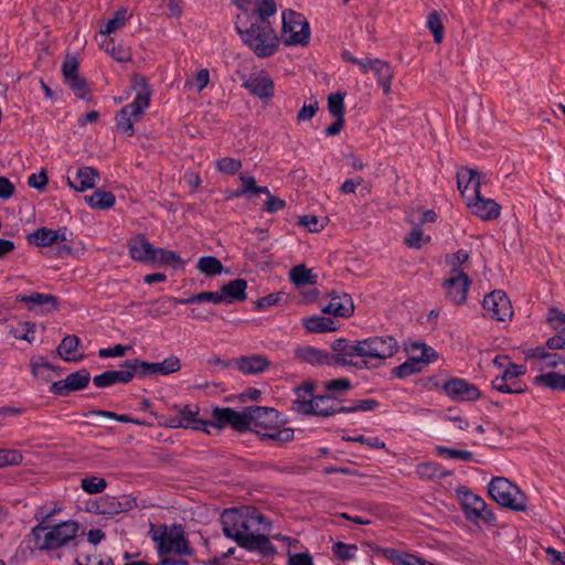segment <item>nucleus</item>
<instances>
[{
    "label": "nucleus",
    "instance_id": "obj_1",
    "mask_svg": "<svg viewBox=\"0 0 565 565\" xmlns=\"http://www.w3.org/2000/svg\"><path fill=\"white\" fill-rule=\"evenodd\" d=\"M223 533L241 547L273 555L276 550L268 539L270 522L255 508L242 507L225 510L221 515Z\"/></svg>",
    "mask_w": 565,
    "mask_h": 565
},
{
    "label": "nucleus",
    "instance_id": "obj_2",
    "mask_svg": "<svg viewBox=\"0 0 565 565\" xmlns=\"http://www.w3.org/2000/svg\"><path fill=\"white\" fill-rule=\"evenodd\" d=\"M236 30L243 42L258 56H271L279 46V38L268 19L256 20L247 25L243 15H237Z\"/></svg>",
    "mask_w": 565,
    "mask_h": 565
},
{
    "label": "nucleus",
    "instance_id": "obj_3",
    "mask_svg": "<svg viewBox=\"0 0 565 565\" xmlns=\"http://www.w3.org/2000/svg\"><path fill=\"white\" fill-rule=\"evenodd\" d=\"M246 430H253L263 437L273 439L279 444L294 438V429L281 427L279 414L271 407L246 408Z\"/></svg>",
    "mask_w": 565,
    "mask_h": 565
},
{
    "label": "nucleus",
    "instance_id": "obj_4",
    "mask_svg": "<svg viewBox=\"0 0 565 565\" xmlns=\"http://www.w3.org/2000/svg\"><path fill=\"white\" fill-rule=\"evenodd\" d=\"M132 88L136 90L135 100L122 107L116 116V127L118 131L126 136L134 135V125L140 120L145 110L148 109L152 93L147 79L142 76L134 77Z\"/></svg>",
    "mask_w": 565,
    "mask_h": 565
},
{
    "label": "nucleus",
    "instance_id": "obj_5",
    "mask_svg": "<svg viewBox=\"0 0 565 565\" xmlns=\"http://www.w3.org/2000/svg\"><path fill=\"white\" fill-rule=\"evenodd\" d=\"M313 385L306 383L297 388V398L292 402V409L302 415L330 416L344 412L340 402L329 395L312 396Z\"/></svg>",
    "mask_w": 565,
    "mask_h": 565
},
{
    "label": "nucleus",
    "instance_id": "obj_6",
    "mask_svg": "<svg viewBox=\"0 0 565 565\" xmlns=\"http://www.w3.org/2000/svg\"><path fill=\"white\" fill-rule=\"evenodd\" d=\"M159 424L168 428L202 430L210 434L209 422L200 417L196 405H173L168 415H160Z\"/></svg>",
    "mask_w": 565,
    "mask_h": 565
},
{
    "label": "nucleus",
    "instance_id": "obj_7",
    "mask_svg": "<svg viewBox=\"0 0 565 565\" xmlns=\"http://www.w3.org/2000/svg\"><path fill=\"white\" fill-rule=\"evenodd\" d=\"M489 495L501 507L513 511H524L526 495L520 488L504 477H493L488 484Z\"/></svg>",
    "mask_w": 565,
    "mask_h": 565
},
{
    "label": "nucleus",
    "instance_id": "obj_8",
    "mask_svg": "<svg viewBox=\"0 0 565 565\" xmlns=\"http://www.w3.org/2000/svg\"><path fill=\"white\" fill-rule=\"evenodd\" d=\"M281 41L285 45H307L310 40V26L307 19L294 10L281 13Z\"/></svg>",
    "mask_w": 565,
    "mask_h": 565
},
{
    "label": "nucleus",
    "instance_id": "obj_9",
    "mask_svg": "<svg viewBox=\"0 0 565 565\" xmlns=\"http://www.w3.org/2000/svg\"><path fill=\"white\" fill-rule=\"evenodd\" d=\"M150 534L157 545L160 561H162V557H177L190 554L188 543L180 531L160 526L151 529Z\"/></svg>",
    "mask_w": 565,
    "mask_h": 565
},
{
    "label": "nucleus",
    "instance_id": "obj_10",
    "mask_svg": "<svg viewBox=\"0 0 565 565\" xmlns=\"http://www.w3.org/2000/svg\"><path fill=\"white\" fill-rule=\"evenodd\" d=\"M39 529L43 531V535L42 537L38 536V541H40L38 545L41 550L50 551L61 548L72 542L78 533L79 524L74 520H67L53 526L38 525Z\"/></svg>",
    "mask_w": 565,
    "mask_h": 565
},
{
    "label": "nucleus",
    "instance_id": "obj_11",
    "mask_svg": "<svg viewBox=\"0 0 565 565\" xmlns=\"http://www.w3.org/2000/svg\"><path fill=\"white\" fill-rule=\"evenodd\" d=\"M457 495L467 520L475 523L483 522L489 525L495 524L497 519L493 511L480 495L475 494L466 487L458 488Z\"/></svg>",
    "mask_w": 565,
    "mask_h": 565
},
{
    "label": "nucleus",
    "instance_id": "obj_12",
    "mask_svg": "<svg viewBox=\"0 0 565 565\" xmlns=\"http://www.w3.org/2000/svg\"><path fill=\"white\" fill-rule=\"evenodd\" d=\"M128 246L130 256L138 262L170 264L178 259L175 253L153 247L142 235L131 238Z\"/></svg>",
    "mask_w": 565,
    "mask_h": 565
},
{
    "label": "nucleus",
    "instance_id": "obj_13",
    "mask_svg": "<svg viewBox=\"0 0 565 565\" xmlns=\"http://www.w3.org/2000/svg\"><path fill=\"white\" fill-rule=\"evenodd\" d=\"M398 350V343L391 335L371 337L359 341L358 355L365 360H386Z\"/></svg>",
    "mask_w": 565,
    "mask_h": 565
},
{
    "label": "nucleus",
    "instance_id": "obj_14",
    "mask_svg": "<svg viewBox=\"0 0 565 565\" xmlns=\"http://www.w3.org/2000/svg\"><path fill=\"white\" fill-rule=\"evenodd\" d=\"M525 372V365L511 363L500 376L492 380V387L503 394H522L526 385L519 377Z\"/></svg>",
    "mask_w": 565,
    "mask_h": 565
},
{
    "label": "nucleus",
    "instance_id": "obj_15",
    "mask_svg": "<svg viewBox=\"0 0 565 565\" xmlns=\"http://www.w3.org/2000/svg\"><path fill=\"white\" fill-rule=\"evenodd\" d=\"M482 306L487 313L498 321L504 322L513 316L511 301L502 290H494L487 295Z\"/></svg>",
    "mask_w": 565,
    "mask_h": 565
},
{
    "label": "nucleus",
    "instance_id": "obj_16",
    "mask_svg": "<svg viewBox=\"0 0 565 565\" xmlns=\"http://www.w3.org/2000/svg\"><path fill=\"white\" fill-rule=\"evenodd\" d=\"M90 382V373L86 369H81L70 373L65 379L53 382L50 391L58 396H67L72 392L84 390Z\"/></svg>",
    "mask_w": 565,
    "mask_h": 565
},
{
    "label": "nucleus",
    "instance_id": "obj_17",
    "mask_svg": "<svg viewBox=\"0 0 565 565\" xmlns=\"http://www.w3.org/2000/svg\"><path fill=\"white\" fill-rule=\"evenodd\" d=\"M445 393L454 401L475 402L481 397L480 390L463 379H451L444 384Z\"/></svg>",
    "mask_w": 565,
    "mask_h": 565
},
{
    "label": "nucleus",
    "instance_id": "obj_18",
    "mask_svg": "<svg viewBox=\"0 0 565 565\" xmlns=\"http://www.w3.org/2000/svg\"><path fill=\"white\" fill-rule=\"evenodd\" d=\"M443 286L449 301L455 305H462L467 300L471 280L467 274H449Z\"/></svg>",
    "mask_w": 565,
    "mask_h": 565
},
{
    "label": "nucleus",
    "instance_id": "obj_19",
    "mask_svg": "<svg viewBox=\"0 0 565 565\" xmlns=\"http://www.w3.org/2000/svg\"><path fill=\"white\" fill-rule=\"evenodd\" d=\"M212 423L209 422V427L221 429L231 426L236 430H246V409L241 413L228 407H215L212 412Z\"/></svg>",
    "mask_w": 565,
    "mask_h": 565
},
{
    "label": "nucleus",
    "instance_id": "obj_20",
    "mask_svg": "<svg viewBox=\"0 0 565 565\" xmlns=\"http://www.w3.org/2000/svg\"><path fill=\"white\" fill-rule=\"evenodd\" d=\"M235 7L244 15L243 19L257 15L256 20L268 19L277 11L274 0H233Z\"/></svg>",
    "mask_w": 565,
    "mask_h": 565
},
{
    "label": "nucleus",
    "instance_id": "obj_21",
    "mask_svg": "<svg viewBox=\"0 0 565 565\" xmlns=\"http://www.w3.org/2000/svg\"><path fill=\"white\" fill-rule=\"evenodd\" d=\"M467 207L481 220H494L500 215V205L492 199L484 198L480 191L466 200Z\"/></svg>",
    "mask_w": 565,
    "mask_h": 565
},
{
    "label": "nucleus",
    "instance_id": "obj_22",
    "mask_svg": "<svg viewBox=\"0 0 565 565\" xmlns=\"http://www.w3.org/2000/svg\"><path fill=\"white\" fill-rule=\"evenodd\" d=\"M359 341L349 342L345 339H338L332 342L331 365H353V358L358 355Z\"/></svg>",
    "mask_w": 565,
    "mask_h": 565
},
{
    "label": "nucleus",
    "instance_id": "obj_23",
    "mask_svg": "<svg viewBox=\"0 0 565 565\" xmlns=\"http://www.w3.org/2000/svg\"><path fill=\"white\" fill-rule=\"evenodd\" d=\"M57 354L65 362H81L85 358L79 338L73 334L63 338Z\"/></svg>",
    "mask_w": 565,
    "mask_h": 565
},
{
    "label": "nucleus",
    "instance_id": "obj_24",
    "mask_svg": "<svg viewBox=\"0 0 565 565\" xmlns=\"http://www.w3.org/2000/svg\"><path fill=\"white\" fill-rule=\"evenodd\" d=\"M66 241V228L49 230L46 227L38 228V246H50L57 244L58 254H70L71 248L64 243Z\"/></svg>",
    "mask_w": 565,
    "mask_h": 565
},
{
    "label": "nucleus",
    "instance_id": "obj_25",
    "mask_svg": "<svg viewBox=\"0 0 565 565\" xmlns=\"http://www.w3.org/2000/svg\"><path fill=\"white\" fill-rule=\"evenodd\" d=\"M377 552L393 565H434L427 559L395 548L381 547Z\"/></svg>",
    "mask_w": 565,
    "mask_h": 565
},
{
    "label": "nucleus",
    "instance_id": "obj_26",
    "mask_svg": "<svg viewBox=\"0 0 565 565\" xmlns=\"http://www.w3.org/2000/svg\"><path fill=\"white\" fill-rule=\"evenodd\" d=\"M244 87L259 98H270L274 94V82L264 73L249 76L244 82Z\"/></svg>",
    "mask_w": 565,
    "mask_h": 565
},
{
    "label": "nucleus",
    "instance_id": "obj_27",
    "mask_svg": "<svg viewBox=\"0 0 565 565\" xmlns=\"http://www.w3.org/2000/svg\"><path fill=\"white\" fill-rule=\"evenodd\" d=\"M98 178L99 173L96 169L82 167L76 171L74 178L68 177V184L74 190L84 192L95 188Z\"/></svg>",
    "mask_w": 565,
    "mask_h": 565
},
{
    "label": "nucleus",
    "instance_id": "obj_28",
    "mask_svg": "<svg viewBox=\"0 0 565 565\" xmlns=\"http://www.w3.org/2000/svg\"><path fill=\"white\" fill-rule=\"evenodd\" d=\"M457 184L466 201L480 191V175L472 169H461L457 173Z\"/></svg>",
    "mask_w": 565,
    "mask_h": 565
},
{
    "label": "nucleus",
    "instance_id": "obj_29",
    "mask_svg": "<svg viewBox=\"0 0 565 565\" xmlns=\"http://www.w3.org/2000/svg\"><path fill=\"white\" fill-rule=\"evenodd\" d=\"M322 311L337 317H350L354 311L353 300L348 294L332 296Z\"/></svg>",
    "mask_w": 565,
    "mask_h": 565
},
{
    "label": "nucleus",
    "instance_id": "obj_30",
    "mask_svg": "<svg viewBox=\"0 0 565 565\" xmlns=\"http://www.w3.org/2000/svg\"><path fill=\"white\" fill-rule=\"evenodd\" d=\"M295 355L301 362L312 365H331V354L315 347H299L296 349Z\"/></svg>",
    "mask_w": 565,
    "mask_h": 565
},
{
    "label": "nucleus",
    "instance_id": "obj_31",
    "mask_svg": "<svg viewBox=\"0 0 565 565\" xmlns=\"http://www.w3.org/2000/svg\"><path fill=\"white\" fill-rule=\"evenodd\" d=\"M247 282L244 279H234L228 284L224 285L220 295L223 298V302L231 303L233 301H243L246 299Z\"/></svg>",
    "mask_w": 565,
    "mask_h": 565
},
{
    "label": "nucleus",
    "instance_id": "obj_32",
    "mask_svg": "<svg viewBox=\"0 0 565 565\" xmlns=\"http://www.w3.org/2000/svg\"><path fill=\"white\" fill-rule=\"evenodd\" d=\"M131 374L126 371L125 365L120 370H110L94 376L93 382L97 387H107L117 383H128Z\"/></svg>",
    "mask_w": 565,
    "mask_h": 565
},
{
    "label": "nucleus",
    "instance_id": "obj_33",
    "mask_svg": "<svg viewBox=\"0 0 565 565\" xmlns=\"http://www.w3.org/2000/svg\"><path fill=\"white\" fill-rule=\"evenodd\" d=\"M237 367L244 374H256L268 366V361L263 355L243 356L237 360Z\"/></svg>",
    "mask_w": 565,
    "mask_h": 565
},
{
    "label": "nucleus",
    "instance_id": "obj_34",
    "mask_svg": "<svg viewBox=\"0 0 565 565\" xmlns=\"http://www.w3.org/2000/svg\"><path fill=\"white\" fill-rule=\"evenodd\" d=\"M131 13L126 8L117 10L113 18H110L103 29H100L102 35H109L120 29H122L130 20Z\"/></svg>",
    "mask_w": 565,
    "mask_h": 565
},
{
    "label": "nucleus",
    "instance_id": "obj_35",
    "mask_svg": "<svg viewBox=\"0 0 565 565\" xmlns=\"http://www.w3.org/2000/svg\"><path fill=\"white\" fill-rule=\"evenodd\" d=\"M303 327L308 332L321 333L335 330L334 321L328 317L312 316L303 319Z\"/></svg>",
    "mask_w": 565,
    "mask_h": 565
},
{
    "label": "nucleus",
    "instance_id": "obj_36",
    "mask_svg": "<svg viewBox=\"0 0 565 565\" xmlns=\"http://www.w3.org/2000/svg\"><path fill=\"white\" fill-rule=\"evenodd\" d=\"M99 45L102 50L118 62H127L130 60V51L121 43L116 44L113 38H105Z\"/></svg>",
    "mask_w": 565,
    "mask_h": 565
},
{
    "label": "nucleus",
    "instance_id": "obj_37",
    "mask_svg": "<svg viewBox=\"0 0 565 565\" xmlns=\"http://www.w3.org/2000/svg\"><path fill=\"white\" fill-rule=\"evenodd\" d=\"M84 199L92 209L98 210L110 209L116 202L115 195L107 191H95L93 194L86 195Z\"/></svg>",
    "mask_w": 565,
    "mask_h": 565
},
{
    "label": "nucleus",
    "instance_id": "obj_38",
    "mask_svg": "<svg viewBox=\"0 0 565 565\" xmlns=\"http://www.w3.org/2000/svg\"><path fill=\"white\" fill-rule=\"evenodd\" d=\"M409 353L415 356L418 361H420L422 365H424V367L436 361L437 358H438V354L437 352L428 347L427 344L423 343V342H414L409 345V349H408Z\"/></svg>",
    "mask_w": 565,
    "mask_h": 565
},
{
    "label": "nucleus",
    "instance_id": "obj_39",
    "mask_svg": "<svg viewBox=\"0 0 565 565\" xmlns=\"http://www.w3.org/2000/svg\"><path fill=\"white\" fill-rule=\"evenodd\" d=\"M373 73L377 78L379 85L383 88L384 94H390L391 81L393 77L391 66L386 62L379 60L374 64Z\"/></svg>",
    "mask_w": 565,
    "mask_h": 565
},
{
    "label": "nucleus",
    "instance_id": "obj_40",
    "mask_svg": "<svg viewBox=\"0 0 565 565\" xmlns=\"http://www.w3.org/2000/svg\"><path fill=\"white\" fill-rule=\"evenodd\" d=\"M565 375L556 372H547L534 377V383L540 386L551 388L553 391H564Z\"/></svg>",
    "mask_w": 565,
    "mask_h": 565
},
{
    "label": "nucleus",
    "instance_id": "obj_41",
    "mask_svg": "<svg viewBox=\"0 0 565 565\" xmlns=\"http://www.w3.org/2000/svg\"><path fill=\"white\" fill-rule=\"evenodd\" d=\"M9 333L19 340H25L31 343L35 338V331L33 327L30 326L29 322L23 321H11L8 326Z\"/></svg>",
    "mask_w": 565,
    "mask_h": 565
},
{
    "label": "nucleus",
    "instance_id": "obj_42",
    "mask_svg": "<svg viewBox=\"0 0 565 565\" xmlns=\"http://www.w3.org/2000/svg\"><path fill=\"white\" fill-rule=\"evenodd\" d=\"M196 268L206 276L220 275L223 271L222 263L213 256H203L198 259Z\"/></svg>",
    "mask_w": 565,
    "mask_h": 565
},
{
    "label": "nucleus",
    "instance_id": "obj_43",
    "mask_svg": "<svg viewBox=\"0 0 565 565\" xmlns=\"http://www.w3.org/2000/svg\"><path fill=\"white\" fill-rule=\"evenodd\" d=\"M179 298L173 297H164L159 300L152 301L151 305L154 307L149 315L153 318H158L160 316L170 315L175 305H180Z\"/></svg>",
    "mask_w": 565,
    "mask_h": 565
},
{
    "label": "nucleus",
    "instance_id": "obj_44",
    "mask_svg": "<svg viewBox=\"0 0 565 565\" xmlns=\"http://www.w3.org/2000/svg\"><path fill=\"white\" fill-rule=\"evenodd\" d=\"M151 372L153 374L168 375L180 370L181 362L177 356H169L162 362L151 363Z\"/></svg>",
    "mask_w": 565,
    "mask_h": 565
},
{
    "label": "nucleus",
    "instance_id": "obj_45",
    "mask_svg": "<svg viewBox=\"0 0 565 565\" xmlns=\"http://www.w3.org/2000/svg\"><path fill=\"white\" fill-rule=\"evenodd\" d=\"M124 365H125L126 371H129V373L131 374V380L135 376L146 377L148 375H152L150 362L141 361L139 359H134V360L126 361L124 363Z\"/></svg>",
    "mask_w": 565,
    "mask_h": 565
},
{
    "label": "nucleus",
    "instance_id": "obj_46",
    "mask_svg": "<svg viewBox=\"0 0 565 565\" xmlns=\"http://www.w3.org/2000/svg\"><path fill=\"white\" fill-rule=\"evenodd\" d=\"M424 369V365H422L420 361H418L415 356H411L407 361H405L403 364L396 366L393 371L394 375L396 377H406L415 373H420Z\"/></svg>",
    "mask_w": 565,
    "mask_h": 565
},
{
    "label": "nucleus",
    "instance_id": "obj_47",
    "mask_svg": "<svg viewBox=\"0 0 565 565\" xmlns=\"http://www.w3.org/2000/svg\"><path fill=\"white\" fill-rule=\"evenodd\" d=\"M426 26L431 32L434 41L436 43H441L444 40V24L440 14L437 11H433L428 14Z\"/></svg>",
    "mask_w": 565,
    "mask_h": 565
},
{
    "label": "nucleus",
    "instance_id": "obj_48",
    "mask_svg": "<svg viewBox=\"0 0 565 565\" xmlns=\"http://www.w3.org/2000/svg\"><path fill=\"white\" fill-rule=\"evenodd\" d=\"M469 259V254L465 249H459L456 253L446 257V264L449 267V274H466L461 266Z\"/></svg>",
    "mask_w": 565,
    "mask_h": 565
},
{
    "label": "nucleus",
    "instance_id": "obj_49",
    "mask_svg": "<svg viewBox=\"0 0 565 565\" xmlns=\"http://www.w3.org/2000/svg\"><path fill=\"white\" fill-rule=\"evenodd\" d=\"M239 180L242 183V189L235 193L236 196H239L242 194H252V193H254V194L268 193V188L256 185V180L252 175L242 174V175H239Z\"/></svg>",
    "mask_w": 565,
    "mask_h": 565
},
{
    "label": "nucleus",
    "instance_id": "obj_50",
    "mask_svg": "<svg viewBox=\"0 0 565 565\" xmlns=\"http://www.w3.org/2000/svg\"><path fill=\"white\" fill-rule=\"evenodd\" d=\"M212 302L215 305L222 303L223 298L220 295V291H203L196 295H193L186 299L180 300V305H192L200 302Z\"/></svg>",
    "mask_w": 565,
    "mask_h": 565
},
{
    "label": "nucleus",
    "instance_id": "obj_51",
    "mask_svg": "<svg viewBox=\"0 0 565 565\" xmlns=\"http://www.w3.org/2000/svg\"><path fill=\"white\" fill-rule=\"evenodd\" d=\"M58 309L57 299L53 295L38 292V316L50 315Z\"/></svg>",
    "mask_w": 565,
    "mask_h": 565
},
{
    "label": "nucleus",
    "instance_id": "obj_52",
    "mask_svg": "<svg viewBox=\"0 0 565 565\" xmlns=\"http://www.w3.org/2000/svg\"><path fill=\"white\" fill-rule=\"evenodd\" d=\"M290 279L297 286L316 282V276L303 265H298L290 270Z\"/></svg>",
    "mask_w": 565,
    "mask_h": 565
},
{
    "label": "nucleus",
    "instance_id": "obj_53",
    "mask_svg": "<svg viewBox=\"0 0 565 565\" xmlns=\"http://www.w3.org/2000/svg\"><path fill=\"white\" fill-rule=\"evenodd\" d=\"M435 451L438 456L447 459H458L462 461H469L473 458V454L468 450H459L445 446H437Z\"/></svg>",
    "mask_w": 565,
    "mask_h": 565
},
{
    "label": "nucleus",
    "instance_id": "obj_54",
    "mask_svg": "<svg viewBox=\"0 0 565 565\" xmlns=\"http://www.w3.org/2000/svg\"><path fill=\"white\" fill-rule=\"evenodd\" d=\"M81 487L88 494H97L106 489L107 482L103 478L90 476L82 479Z\"/></svg>",
    "mask_w": 565,
    "mask_h": 565
},
{
    "label": "nucleus",
    "instance_id": "obj_55",
    "mask_svg": "<svg viewBox=\"0 0 565 565\" xmlns=\"http://www.w3.org/2000/svg\"><path fill=\"white\" fill-rule=\"evenodd\" d=\"M156 10L168 17H179L181 14L180 0H154Z\"/></svg>",
    "mask_w": 565,
    "mask_h": 565
},
{
    "label": "nucleus",
    "instance_id": "obj_56",
    "mask_svg": "<svg viewBox=\"0 0 565 565\" xmlns=\"http://www.w3.org/2000/svg\"><path fill=\"white\" fill-rule=\"evenodd\" d=\"M546 321L548 326L559 334L565 335V313L556 308L548 310Z\"/></svg>",
    "mask_w": 565,
    "mask_h": 565
},
{
    "label": "nucleus",
    "instance_id": "obj_57",
    "mask_svg": "<svg viewBox=\"0 0 565 565\" xmlns=\"http://www.w3.org/2000/svg\"><path fill=\"white\" fill-rule=\"evenodd\" d=\"M358 546L354 544H347L337 542L332 545V553L342 561H351L355 558Z\"/></svg>",
    "mask_w": 565,
    "mask_h": 565
},
{
    "label": "nucleus",
    "instance_id": "obj_58",
    "mask_svg": "<svg viewBox=\"0 0 565 565\" xmlns=\"http://www.w3.org/2000/svg\"><path fill=\"white\" fill-rule=\"evenodd\" d=\"M430 241V236H425L420 226L416 225L405 237V244L412 248H420Z\"/></svg>",
    "mask_w": 565,
    "mask_h": 565
},
{
    "label": "nucleus",
    "instance_id": "obj_59",
    "mask_svg": "<svg viewBox=\"0 0 565 565\" xmlns=\"http://www.w3.org/2000/svg\"><path fill=\"white\" fill-rule=\"evenodd\" d=\"M344 96L343 93H335L328 97V109L332 116L344 117Z\"/></svg>",
    "mask_w": 565,
    "mask_h": 565
},
{
    "label": "nucleus",
    "instance_id": "obj_60",
    "mask_svg": "<svg viewBox=\"0 0 565 565\" xmlns=\"http://www.w3.org/2000/svg\"><path fill=\"white\" fill-rule=\"evenodd\" d=\"M210 82V73L206 68H202L193 76L192 79L185 83L190 89H193L198 93L202 92Z\"/></svg>",
    "mask_w": 565,
    "mask_h": 565
},
{
    "label": "nucleus",
    "instance_id": "obj_61",
    "mask_svg": "<svg viewBox=\"0 0 565 565\" xmlns=\"http://www.w3.org/2000/svg\"><path fill=\"white\" fill-rule=\"evenodd\" d=\"M73 93L81 99H88L90 97V89L86 81L78 76L66 82Z\"/></svg>",
    "mask_w": 565,
    "mask_h": 565
},
{
    "label": "nucleus",
    "instance_id": "obj_62",
    "mask_svg": "<svg viewBox=\"0 0 565 565\" xmlns=\"http://www.w3.org/2000/svg\"><path fill=\"white\" fill-rule=\"evenodd\" d=\"M241 168V161L234 158H222L216 161V169L222 173L234 174Z\"/></svg>",
    "mask_w": 565,
    "mask_h": 565
},
{
    "label": "nucleus",
    "instance_id": "obj_63",
    "mask_svg": "<svg viewBox=\"0 0 565 565\" xmlns=\"http://www.w3.org/2000/svg\"><path fill=\"white\" fill-rule=\"evenodd\" d=\"M347 440L366 445L367 447H370L372 449H384L385 448V443L376 436L365 437L363 435H356V436L348 437Z\"/></svg>",
    "mask_w": 565,
    "mask_h": 565
},
{
    "label": "nucleus",
    "instance_id": "obj_64",
    "mask_svg": "<svg viewBox=\"0 0 565 565\" xmlns=\"http://www.w3.org/2000/svg\"><path fill=\"white\" fill-rule=\"evenodd\" d=\"M22 461V455L18 450L0 449V467L18 465Z\"/></svg>",
    "mask_w": 565,
    "mask_h": 565
}]
</instances>
